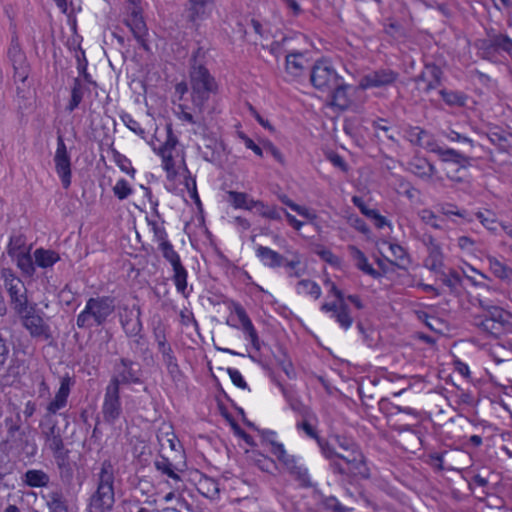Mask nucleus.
<instances>
[{
    "label": "nucleus",
    "instance_id": "a18cd8bd",
    "mask_svg": "<svg viewBox=\"0 0 512 512\" xmlns=\"http://www.w3.org/2000/svg\"><path fill=\"white\" fill-rule=\"evenodd\" d=\"M83 99V85L79 78H75L71 89V99L66 107V110L73 112L81 103Z\"/></svg>",
    "mask_w": 512,
    "mask_h": 512
},
{
    "label": "nucleus",
    "instance_id": "a19ab883",
    "mask_svg": "<svg viewBox=\"0 0 512 512\" xmlns=\"http://www.w3.org/2000/svg\"><path fill=\"white\" fill-rule=\"evenodd\" d=\"M275 360L289 379L296 377L292 361L290 360L287 351L283 346L278 347V354L275 355Z\"/></svg>",
    "mask_w": 512,
    "mask_h": 512
},
{
    "label": "nucleus",
    "instance_id": "dca6fc26",
    "mask_svg": "<svg viewBox=\"0 0 512 512\" xmlns=\"http://www.w3.org/2000/svg\"><path fill=\"white\" fill-rule=\"evenodd\" d=\"M75 384V377L70 376L68 373L60 377V386L54 398L46 406V416L56 415L67 406L71 389Z\"/></svg>",
    "mask_w": 512,
    "mask_h": 512
},
{
    "label": "nucleus",
    "instance_id": "f3484780",
    "mask_svg": "<svg viewBox=\"0 0 512 512\" xmlns=\"http://www.w3.org/2000/svg\"><path fill=\"white\" fill-rule=\"evenodd\" d=\"M32 361L33 356H29V354L12 355L6 373L3 375L5 383L7 385L20 384L22 377L28 374Z\"/></svg>",
    "mask_w": 512,
    "mask_h": 512
},
{
    "label": "nucleus",
    "instance_id": "cd10ccee",
    "mask_svg": "<svg viewBox=\"0 0 512 512\" xmlns=\"http://www.w3.org/2000/svg\"><path fill=\"white\" fill-rule=\"evenodd\" d=\"M22 481L28 487L41 488L49 484L50 477L43 470L29 469L24 473Z\"/></svg>",
    "mask_w": 512,
    "mask_h": 512
},
{
    "label": "nucleus",
    "instance_id": "a878e982",
    "mask_svg": "<svg viewBox=\"0 0 512 512\" xmlns=\"http://www.w3.org/2000/svg\"><path fill=\"white\" fill-rule=\"evenodd\" d=\"M280 388L282 390L283 396L285 397L286 401L288 402L290 408L299 414L302 419L306 418H316L314 412L311 410L310 407L305 405L297 396L293 395L292 393L288 392L282 385H280Z\"/></svg>",
    "mask_w": 512,
    "mask_h": 512
},
{
    "label": "nucleus",
    "instance_id": "864d4df0",
    "mask_svg": "<svg viewBox=\"0 0 512 512\" xmlns=\"http://www.w3.org/2000/svg\"><path fill=\"white\" fill-rule=\"evenodd\" d=\"M113 159L121 171L127 173L131 177L135 175V169L131 166V161L123 154L118 152L116 149H111Z\"/></svg>",
    "mask_w": 512,
    "mask_h": 512
},
{
    "label": "nucleus",
    "instance_id": "c85d7f7f",
    "mask_svg": "<svg viewBox=\"0 0 512 512\" xmlns=\"http://www.w3.org/2000/svg\"><path fill=\"white\" fill-rule=\"evenodd\" d=\"M197 489L200 494L210 499H216L220 494L218 481L205 475L200 478Z\"/></svg>",
    "mask_w": 512,
    "mask_h": 512
},
{
    "label": "nucleus",
    "instance_id": "58836bf2",
    "mask_svg": "<svg viewBox=\"0 0 512 512\" xmlns=\"http://www.w3.org/2000/svg\"><path fill=\"white\" fill-rule=\"evenodd\" d=\"M47 506L49 512H68L67 499L59 490L48 494Z\"/></svg>",
    "mask_w": 512,
    "mask_h": 512
},
{
    "label": "nucleus",
    "instance_id": "9b49d317",
    "mask_svg": "<svg viewBox=\"0 0 512 512\" xmlns=\"http://www.w3.org/2000/svg\"><path fill=\"white\" fill-rule=\"evenodd\" d=\"M134 38L145 51H150L148 44V28L143 17L142 7L128 8L127 17L124 20Z\"/></svg>",
    "mask_w": 512,
    "mask_h": 512
},
{
    "label": "nucleus",
    "instance_id": "20e7f679",
    "mask_svg": "<svg viewBox=\"0 0 512 512\" xmlns=\"http://www.w3.org/2000/svg\"><path fill=\"white\" fill-rule=\"evenodd\" d=\"M476 326L494 338L512 335V318L502 308L487 306L483 315L475 318Z\"/></svg>",
    "mask_w": 512,
    "mask_h": 512
},
{
    "label": "nucleus",
    "instance_id": "774afa93",
    "mask_svg": "<svg viewBox=\"0 0 512 512\" xmlns=\"http://www.w3.org/2000/svg\"><path fill=\"white\" fill-rule=\"evenodd\" d=\"M458 248L465 254H473L475 252V241L467 236H460L457 239Z\"/></svg>",
    "mask_w": 512,
    "mask_h": 512
},
{
    "label": "nucleus",
    "instance_id": "473e14b6",
    "mask_svg": "<svg viewBox=\"0 0 512 512\" xmlns=\"http://www.w3.org/2000/svg\"><path fill=\"white\" fill-rule=\"evenodd\" d=\"M438 156L441 161L456 164L460 168H466L469 165V158L452 148L443 147Z\"/></svg>",
    "mask_w": 512,
    "mask_h": 512
},
{
    "label": "nucleus",
    "instance_id": "4c0bfd02",
    "mask_svg": "<svg viewBox=\"0 0 512 512\" xmlns=\"http://www.w3.org/2000/svg\"><path fill=\"white\" fill-rule=\"evenodd\" d=\"M31 246L28 247L25 253H20L18 256L14 257L16 259V263L18 268L22 271L25 276L31 277L35 273V260L33 261V257L30 254Z\"/></svg>",
    "mask_w": 512,
    "mask_h": 512
},
{
    "label": "nucleus",
    "instance_id": "338daca9",
    "mask_svg": "<svg viewBox=\"0 0 512 512\" xmlns=\"http://www.w3.org/2000/svg\"><path fill=\"white\" fill-rule=\"evenodd\" d=\"M438 212L448 218L452 216L465 217V211L459 210L455 205L450 203L441 204L438 206Z\"/></svg>",
    "mask_w": 512,
    "mask_h": 512
},
{
    "label": "nucleus",
    "instance_id": "9d476101",
    "mask_svg": "<svg viewBox=\"0 0 512 512\" xmlns=\"http://www.w3.org/2000/svg\"><path fill=\"white\" fill-rule=\"evenodd\" d=\"M329 295L335 297L333 302H325L321 305V310L326 313H331V317L344 329H348L351 325V317L348 305L345 303V297L342 290H340L335 283H331L329 288Z\"/></svg>",
    "mask_w": 512,
    "mask_h": 512
},
{
    "label": "nucleus",
    "instance_id": "680f3d73",
    "mask_svg": "<svg viewBox=\"0 0 512 512\" xmlns=\"http://www.w3.org/2000/svg\"><path fill=\"white\" fill-rule=\"evenodd\" d=\"M421 148L439 155L443 147H441L434 137L425 131L424 138L422 139Z\"/></svg>",
    "mask_w": 512,
    "mask_h": 512
},
{
    "label": "nucleus",
    "instance_id": "5fc2aeb1",
    "mask_svg": "<svg viewBox=\"0 0 512 512\" xmlns=\"http://www.w3.org/2000/svg\"><path fill=\"white\" fill-rule=\"evenodd\" d=\"M167 137L165 142L157 149L154 147V151L159 152H172L178 144V138L174 135L172 125L166 126Z\"/></svg>",
    "mask_w": 512,
    "mask_h": 512
},
{
    "label": "nucleus",
    "instance_id": "13d9d810",
    "mask_svg": "<svg viewBox=\"0 0 512 512\" xmlns=\"http://www.w3.org/2000/svg\"><path fill=\"white\" fill-rule=\"evenodd\" d=\"M247 193L238 191H228V203L235 209H243L247 204Z\"/></svg>",
    "mask_w": 512,
    "mask_h": 512
},
{
    "label": "nucleus",
    "instance_id": "6e6d98bb",
    "mask_svg": "<svg viewBox=\"0 0 512 512\" xmlns=\"http://www.w3.org/2000/svg\"><path fill=\"white\" fill-rule=\"evenodd\" d=\"M418 217L424 224L429 225L434 229L441 228V226L439 224L438 216L431 209L424 208V209L419 210Z\"/></svg>",
    "mask_w": 512,
    "mask_h": 512
},
{
    "label": "nucleus",
    "instance_id": "8fccbe9b",
    "mask_svg": "<svg viewBox=\"0 0 512 512\" xmlns=\"http://www.w3.org/2000/svg\"><path fill=\"white\" fill-rule=\"evenodd\" d=\"M162 361L166 366L170 378L174 382H179L183 378V372L179 367L178 360L175 354L172 356L162 358Z\"/></svg>",
    "mask_w": 512,
    "mask_h": 512
},
{
    "label": "nucleus",
    "instance_id": "f03ea898",
    "mask_svg": "<svg viewBox=\"0 0 512 512\" xmlns=\"http://www.w3.org/2000/svg\"><path fill=\"white\" fill-rule=\"evenodd\" d=\"M0 417H3L0 426L4 427L6 432L5 438L0 442V450L6 455L34 457L38 447L34 437L22 427V418L18 408L14 406L5 414L1 412Z\"/></svg>",
    "mask_w": 512,
    "mask_h": 512
},
{
    "label": "nucleus",
    "instance_id": "2f4dec72",
    "mask_svg": "<svg viewBox=\"0 0 512 512\" xmlns=\"http://www.w3.org/2000/svg\"><path fill=\"white\" fill-rule=\"evenodd\" d=\"M35 264L41 268L52 267L56 262L60 260V256L53 250H47L44 248H38L34 251L33 255Z\"/></svg>",
    "mask_w": 512,
    "mask_h": 512
},
{
    "label": "nucleus",
    "instance_id": "0e129e2a",
    "mask_svg": "<svg viewBox=\"0 0 512 512\" xmlns=\"http://www.w3.org/2000/svg\"><path fill=\"white\" fill-rule=\"evenodd\" d=\"M203 159L210 163H215L219 159L217 151V143L215 140H210V143L205 145V150L202 152Z\"/></svg>",
    "mask_w": 512,
    "mask_h": 512
},
{
    "label": "nucleus",
    "instance_id": "79ce46f5",
    "mask_svg": "<svg viewBox=\"0 0 512 512\" xmlns=\"http://www.w3.org/2000/svg\"><path fill=\"white\" fill-rule=\"evenodd\" d=\"M331 467L334 473L340 474L350 480L352 473V462L348 458L340 454H336V458L331 462ZM350 482L351 481H349V483Z\"/></svg>",
    "mask_w": 512,
    "mask_h": 512
},
{
    "label": "nucleus",
    "instance_id": "49530a36",
    "mask_svg": "<svg viewBox=\"0 0 512 512\" xmlns=\"http://www.w3.org/2000/svg\"><path fill=\"white\" fill-rule=\"evenodd\" d=\"M435 274L439 277L441 282L451 290L456 289L461 283V278L454 269L446 271L445 268H442L441 272H436Z\"/></svg>",
    "mask_w": 512,
    "mask_h": 512
},
{
    "label": "nucleus",
    "instance_id": "3c124183",
    "mask_svg": "<svg viewBox=\"0 0 512 512\" xmlns=\"http://www.w3.org/2000/svg\"><path fill=\"white\" fill-rule=\"evenodd\" d=\"M318 506L326 512H345L346 508L334 496L320 495Z\"/></svg>",
    "mask_w": 512,
    "mask_h": 512
},
{
    "label": "nucleus",
    "instance_id": "f704fd0d",
    "mask_svg": "<svg viewBox=\"0 0 512 512\" xmlns=\"http://www.w3.org/2000/svg\"><path fill=\"white\" fill-rule=\"evenodd\" d=\"M154 466L157 471L163 475L173 479L176 482L181 481L180 475L177 473V468L174 464L165 456L160 455L155 461Z\"/></svg>",
    "mask_w": 512,
    "mask_h": 512
},
{
    "label": "nucleus",
    "instance_id": "6ab92c4d",
    "mask_svg": "<svg viewBox=\"0 0 512 512\" xmlns=\"http://www.w3.org/2000/svg\"><path fill=\"white\" fill-rule=\"evenodd\" d=\"M354 206H356L360 212L373 223L376 228L383 229L388 227L391 231L393 230L392 223L385 216L380 214L374 203L370 201L366 202L362 199L354 197Z\"/></svg>",
    "mask_w": 512,
    "mask_h": 512
},
{
    "label": "nucleus",
    "instance_id": "e433bc0d",
    "mask_svg": "<svg viewBox=\"0 0 512 512\" xmlns=\"http://www.w3.org/2000/svg\"><path fill=\"white\" fill-rule=\"evenodd\" d=\"M489 269L493 275L501 280H509L512 277V269L499 261L496 257L487 256Z\"/></svg>",
    "mask_w": 512,
    "mask_h": 512
},
{
    "label": "nucleus",
    "instance_id": "7ed1b4c3",
    "mask_svg": "<svg viewBox=\"0 0 512 512\" xmlns=\"http://www.w3.org/2000/svg\"><path fill=\"white\" fill-rule=\"evenodd\" d=\"M115 311V299L110 296L91 297L84 310L77 316L76 325L80 329L103 326Z\"/></svg>",
    "mask_w": 512,
    "mask_h": 512
},
{
    "label": "nucleus",
    "instance_id": "f257e3e1",
    "mask_svg": "<svg viewBox=\"0 0 512 512\" xmlns=\"http://www.w3.org/2000/svg\"><path fill=\"white\" fill-rule=\"evenodd\" d=\"M207 51L198 47L189 59V85L191 101L199 112H203L212 95L218 92V83L206 67Z\"/></svg>",
    "mask_w": 512,
    "mask_h": 512
},
{
    "label": "nucleus",
    "instance_id": "69168bd1",
    "mask_svg": "<svg viewBox=\"0 0 512 512\" xmlns=\"http://www.w3.org/2000/svg\"><path fill=\"white\" fill-rule=\"evenodd\" d=\"M356 475L361 478H368L370 475L369 467L363 460V456L361 454L359 457L354 456V477Z\"/></svg>",
    "mask_w": 512,
    "mask_h": 512
},
{
    "label": "nucleus",
    "instance_id": "4be33fe9",
    "mask_svg": "<svg viewBox=\"0 0 512 512\" xmlns=\"http://www.w3.org/2000/svg\"><path fill=\"white\" fill-rule=\"evenodd\" d=\"M408 170L424 181H432L437 175L436 167L422 157H414L408 163Z\"/></svg>",
    "mask_w": 512,
    "mask_h": 512
},
{
    "label": "nucleus",
    "instance_id": "1a4fd4ad",
    "mask_svg": "<svg viewBox=\"0 0 512 512\" xmlns=\"http://www.w3.org/2000/svg\"><path fill=\"white\" fill-rule=\"evenodd\" d=\"M340 77L332 65L325 61H316L310 71V81L319 91L330 93L338 84Z\"/></svg>",
    "mask_w": 512,
    "mask_h": 512
},
{
    "label": "nucleus",
    "instance_id": "de8ad7c7",
    "mask_svg": "<svg viewBox=\"0 0 512 512\" xmlns=\"http://www.w3.org/2000/svg\"><path fill=\"white\" fill-rule=\"evenodd\" d=\"M255 212L270 220H281V210L276 205H268L259 200Z\"/></svg>",
    "mask_w": 512,
    "mask_h": 512
},
{
    "label": "nucleus",
    "instance_id": "f8f14e48",
    "mask_svg": "<svg viewBox=\"0 0 512 512\" xmlns=\"http://www.w3.org/2000/svg\"><path fill=\"white\" fill-rule=\"evenodd\" d=\"M120 323L127 337L133 338L138 337L135 340L136 344H140V340L143 339L141 334L143 330V324L141 321V309L137 305L132 307L125 306L123 313H120Z\"/></svg>",
    "mask_w": 512,
    "mask_h": 512
},
{
    "label": "nucleus",
    "instance_id": "052dcab7",
    "mask_svg": "<svg viewBox=\"0 0 512 512\" xmlns=\"http://www.w3.org/2000/svg\"><path fill=\"white\" fill-rule=\"evenodd\" d=\"M113 192L119 200H124L132 194V188L125 179H120L113 187Z\"/></svg>",
    "mask_w": 512,
    "mask_h": 512
},
{
    "label": "nucleus",
    "instance_id": "2eb2a0df",
    "mask_svg": "<svg viewBox=\"0 0 512 512\" xmlns=\"http://www.w3.org/2000/svg\"><path fill=\"white\" fill-rule=\"evenodd\" d=\"M56 172L61 180L64 189L71 185V160L62 135L57 138V149L54 156Z\"/></svg>",
    "mask_w": 512,
    "mask_h": 512
},
{
    "label": "nucleus",
    "instance_id": "72a5a7b5",
    "mask_svg": "<svg viewBox=\"0 0 512 512\" xmlns=\"http://www.w3.org/2000/svg\"><path fill=\"white\" fill-rule=\"evenodd\" d=\"M304 56L300 52L289 53L286 56V71L293 77H299L304 71Z\"/></svg>",
    "mask_w": 512,
    "mask_h": 512
},
{
    "label": "nucleus",
    "instance_id": "4d7b16f0",
    "mask_svg": "<svg viewBox=\"0 0 512 512\" xmlns=\"http://www.w3.org/2000/svg\"><path fill=\"white\" fill-rule=\"evenodd\" d=\"M443 100L449 105L464 106L466 96L459 92L442 90L440 92Z\"/></svg>",
    "mask_w": 512,
    "mask_h": 512
},
{
    "label": "nucleus",
    "instance_id": "39448f33",
    "mask_svg": "<svg viewBox=\"0 0 512 512\" xmlns=\"http://www.w3.org/2000/svg\"><path fill=\"white\" fill-rule=\"evenodd\" d=\"M15 314L31 338L44 341L52 338L51 328L45 320V313L38 308L37 303L30 302L15 311Z\"/></svg>",
    "mask_w": 512,
    "mask_h": 512
},
{
    "label": "nucleus",
    "instance_id": "b1692460",
    "mask_svg": "<svg viewBox=\"0 0 512 512\" xmlns=\"http://www.w3.org/2000/svg\"><path fill=\"white\" fill-rule=\"evenodd\" d=\"M396 74L391 70L375 71L366 75L360 82L362 89L372 87H381L393 83L396 79Z\"/></svg>",
    "mask_w": 512,
    "mask_h": 512
},
{
    "label": "nucleus",
    "instance_id": "bb28decb",
    "mask_svg": "<svg viewBox=\"0 0 512 512\" xmlns=\"http://www.w3.org/2000/svg\"><path fill=\"white\" fill-rule=\"evenodd\" d=\"M97 488L114 491V467L109 459L101 464Z\"/></svg>",
    "mask_w": 512,
    "mask_h": 512
},
{
    "label": "nucleus",
    "instance_id": "393cba45",
    "mask_svg": "<svg viewBox=\"0 0 512 512\" xmlns=\"http://www.w3.org/2000/svg\"><path fill=\"white\" fill-rule=\"evenodd\" d=\"M256 256L260 259L264 266L270 268L282 267L285 261V257L283 255L269 247L262 245H259L256 248Z\"/></svg>",
    "mask_w": 512,
    "mask_h": 512
},
{
    "label": "nucleus",
    "instance_id": "c756f323",
    "mask_svg": "<svg viewBox=\"0 0 512 512\" xmlns=\"http://www.w3.org/2000/svg\"><path fill=\"white\" fill-rule=\"evenodd\" d=\"M69 453L70 451H66L54 456L59 469L60 478L64 483L68 484L71 483L74 476V470L69 461Z\"/></svg>",
    "mask_w": 512,
    "mask_h": 512
},
{
    "label": "nucleus",
    "instance_id": "aec40b11",
    "mask_svg": "<svg viewBox=\"0 0 512 512\" xmlns=\"http://www.w3.org/2000/svg\"><path fill=\"white\" fill-rule=\"evenodd\" d=\"M114 503V491L97 488L89 499L88 512H111Z\"/></svg>",
    "mask_w": 512,
    "mask_h": 512
},
{
    "label": "nucleus",
    "instance_id": "5701e85b",
    "mask_svg": "<svg viewBox=\"0 0 512 512\" xmlns=\"http://www.w3.org/2000/svg\"><path fill=\"white\" fill-rule=\"evenodd\" d=\"M235 313H236L239 321L241 322L243 332L249 338L252 347L255 350L259 351L261 349L260 339L258 337V333H257L251 319L249 318L247 312L240 304H237V305H235Z\"/></svg>",
    "mask_w": 512,
    "mask_h": 512
},
{
    "label": "nucleus",
    "instance_id": "412c9836",
    "mask_svg": "<svg viewBox=\"0 0 512 512\" xmlns=\"http://www.w3.org/2000/svg\"><path fill=\"white\" fill-rule=\"evenodd\" d=\"M42 435L45 443L52 451L53 456L69 451L65 448L61 435V429L57 425L56 421L51 422L49 426L42 431Z\"/></svg>",
    "mask_w": 512,
    "mask_h": 512
},
{
    "label": "nucleus",
    "instance_id": "09e8293b",
    "mask_svg": "<svg viewBox=\"0 0 512 512\" xmlns=\"http://www.w3.org/2000/svg\"><path fill=\"white\" fill-rule=\"evenodd\" d=\"M354 264L362 270L365 274L372 276L373 278H378L380 273L373 268L372 264H370L365 258L364 254L354 249Z\"/></svg>",
    "mask_w": 512,
    "mask_h": 512
},
{
    "label": "nucleus",
    "instance_id": "c03bdc74",
    "mask_svg": "<svg viewBox=\"0 0 512 512\" xmlns=\"http://www.w3.org/2000/svg\"><path fill=\"white\" fill-rule=\"evenodd\" d=\"M296 290L299 294L310 295L314 299H318L321 296L320 286L309 279L300 280L296 285Z\"/></svg>",
    "mask_w": 512,
    "mask_h": 512
},
{
    "label": "nucleus",
    "instance_id": "a211bd4d",
    "mask_svg": "<svg viewBox=\"0 0 512 512\" xmlns=\"http://www.w3.org/2000/svg\"><path fill=\"white\" fill-rule=\"evenodd\" d=\"M378 249L388 261L398 267L403 268L410 264V257L406 249L396 242L381 240L378 242Z\"/></svg>",
    "mask_w": 512,
    "mask_h": 512
},
{
    "label": "nucleus",
    "instance_id": "ddd939ff",
    "mask_svg": "<svg viewBox=\"0 0 512 512\" xmlns=\"http://www.w3.org/2000/svg\"><path fill=\"white\" fill-rule=\"evenodd\" d=\"M122 414L120 389L107 385L102 404V415L104 422L110 425L116 423Z\"/></svg>",
    "mask_w": 512,
    "mask_h": 512
},
{
    "label": "nucleus",
    "instance_id": "e2e57ef3",
    "mask_svg": "<svg viewBox=\"0 0 512 512\" xmlns=\"http://www.w3.org/2000/svg\"><path fill=\"white\" fill-rule=\"evenodd\" d=\"M425 130L419 127H411L405 133V138L413 145L421 146Z\"/></svg>",
    "mask_w": 512,
    "mask_h": 512
},
{
    "label": "nucleus",
    "instance_id": "ea45409f",
    "mask_svg": "<svg viewBox=\"0 0 512 512\" xmlns=\"http://www.w3.org/2000/svg\"><path fill=\"white\" fill-rule=\"evenodd\" d=\"M464 277L475 287L477 288H483L486 287V284L484 281L477 280L475 275H478L481 279L486 280L488 279L487 275L481 272L480 270L476 269L474 266L464 263L463 266L460 267Z\"/></svg>",
    "mask_w": 512,
    "mask_h": 512
},
{
    "label": "nucleus",
    "instance_id": "c9c22d12",
    "mask_svg": "<svg viewBox=\"0 0 512 512\" xmlns=\"http://www.w3.org/2000/svg\"><path fill=\"white\" fill-rule=\"evenodd\" d=\"M27 249L26 236L24 234L16 233L10 236L7 253L11 258L18 256L20 253H25Z\"/></svg>",
    "mask_w": 512,
    "mask_h": 512
},
{
    "label": "nucleus",
    "instance_id": "6e6552de",
    "mask_svg": "<svg viewBox=\"0 0 512 512\" xmlns=\"http://www.w3.org/2000/svg\"><path fill=\"white\" fill-rule=\"evenodd\" d=\"M1 279L9 295V303L14 312L30 303L27 296V288L11 268L1 269Z\"/></svg>",
    "mask_w": 512,
    "mask_h": 512
},
{
    "label": "nucleus",
    "instance_id": "423d86ee",
    "mask_svg": "<svg viewBox=\"0 0 512 512\" xmlns=\"http://www.w3.org/2000/svg\"><path fill=\"white\" fill-rule=\"evenodd\" d=\"M6 60L13 69L14 82L24 84L30 75L31 66L16 32H13L11 35L10 43L6 50Z\"/></svg>",
    "mask_w": 512,
    "mask_h": 512
},
{
    "label": "nucleus",
    "instance_id": "0eeeda50",
    "mask_svg": "<svg viewBox=\"0 0 512 512\" xmlns=\"http://www.w3.org/2000/svg\"><path fill=\"white\" fill-rule=\"evenodd\" d=\"M114 374L108 385L120 389L121 385L142 384V369L139 363L121 357L113 366Z\"/></svg>",
    "mask_w": 512,
    "mask_h": 512
},
{
    "label": "nucleus",
    "instance_id": "603ef678",
    "mask_svg": "<svg viewBox=\"0 0 512 512\" xmlns=\"http://www.w3.org/2000/svg\"><path fill=\"white\" fill-rule=\"evenodd\" d=\"M476 217L486 229L493 233H498L500 223L493 212H477Z\"/></svg>",
    "mask_w": 512,
    "mask_h": 512
},
{
    "label": "nucleus",
    "instance_id": "4468645a",
    "mask_svg": "<svg viewBox=\"0 0 512 512\" xmlns=\"http://www.w3.org/2000/svg\"><path fill=\"white\" fill-rule=\"evenodd\" d=\"M424 245L427 255L423 260V266L433 273L441 272L442 268H445V254L441 243L429 235L425 237Z\"/></svg>",
    "mask_w": 512,
    "mask_h": 512
},
{
    "label": "nucleus",
    "instance_id": "7c9ffc66",
    "mask_svg": "<svg viewBox=\"0 0 512 512\" xmlns=\"http://www.w3.org/2000/svg\"><path fill=\"white\" fill-rule=\"evenodd\" d=\"M348 89L349 85H345L339 80L336 87L330 92L332 95V104L341 110H346L351 105V100L347 94Z\"/></svg>",
    "mask_w": 512,
    "mask_h": 512
},
{
    "label": "nucleus",
    "instance_id": "37998d69",
    "mask_svg": "<svg viewBox=\"0 0 512 512\" xmlns=\"http://www.w3.org/2000/svg\"><path fill=\"white\" fill-rule=\"evenodd\" d=\"M173 282L175 284L176 290L181 293L185 298H187L192 289L188 291L187 288V277L188 272L186 268L183 266L175 271H173Z\"/></svg>",
    "mask_w": 512,
    "mask_h": 512
},
{
    "label": "nucleus",
    "instance_id": "bf43d9fd",
    "mask_svg": "<svg viewBox=\"0 0 512 512\" xmlns=\"http://www.w3.org/2000/svg\"><path fill=\"white\" fill-rule=\"evenodd\" d=\"M121 119L125 126L130 129L135 134L139 135L142 139H145L146 132L145 130L140 126L139 122L133 119V117L130 114H123L121 116Z\"/></svg>",
    "mask_w": 512,
    "mask_h": 512
}]
</instances>
